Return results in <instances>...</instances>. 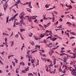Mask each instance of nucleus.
Returning <instances> with one entry per match:
<instances>
[{"label": "nucleus", "instance_id": "obj_23", "mask_svg": "<svg viewBox=\"0 0 76 76\" xmlns=\"http://www.w3.org/2000/svg\"><path fill=\"white\" fill-rule=\"evenodd\" d=\"M28 76H34V75L33 74H32V73H28Z\"/></svg>", "mask_w": 76, "mask_h": 76}, {"label": "nucleus", "instance_id": "obj_2", "mask_svg": "<svg viewBox=\"0 0 76 76\" xmlns=\"http://www.w3.org/2000/svg\"><path fill=\"white\" fill-rule=\"evenodd\" d=\"M24 14H23L22 13H20V15H19V18L21 19V20H23V19H25L26 18V17H23L24 15Z\"/></svg>", "mask_w": 76, "mask_h": 76}, {"label": "nucleus", "instance_id": "obj_30", "mask_svg": "<svg viewBox=\"0 0 76 76\" xmlns=\"http://www.w3.org/2000/svg\"><path fill=\"white\" fill-rule=\"evenodd\" d=\"M66 23H67V24H72V23H70V22H69V21H67L66 22Z\"/></svg>", "mask_w": 76, "mask_h": 76}, {"label": "nucleus", "instance_id": "obj_57", "mask_svg": "<svg viewBox=\"0 0 76 76\" xmlns=\"http://www.w3.org/2000/svg\"><path fill=\"white\" fill-rule=\"evenodd\" d=\"M0 63H1V64H4L3 63H2V62L1 61V60H0Z\"/></svg>", "mask_w": 76, "mask_h": 76}, {"label": "nucleus", "instance_id": "obj_24", "mask_svg": "<svg viewBox=\"0 0 76 76\" xmlns=\"http://www.w3.org/2000/svg\"><path fill=\"white\" fill-rule=\"evenodd\" d=\"M51 24V23H48L46 24V28L47 27H48L49 25Z\"/></svg>", "mask_w": 76, "mask_h": 76}, {"label": "nucleus", "instance_id": "obj_40", "mask_svg": "<svg viewBox=\"0 0 76 76\" xmlns=\"http://www.w3.org/2000/svg\"><path fill=\"white\" fill-rule=\"evenodd\" d=\"M24 47V45H23L22 46V48H21V50H22L23 48Z\"/></svg>", "mask_w": 76, "mask_h": 76}, {"label": "nucleus", "instance_id": "obj_49", "mask_svg": "<svg viewBox=\"0 0 76 76\" xmlns=\"http://www.w3.org/2000/svg\"><path fill=\"white\" fill-rule=\"evenodd\" d=\"M65 48L64 47H62L61 48V50H64Z\"/></svg>", "mask_w": 76, "mask_h": 76}, {"label": "nucleus", "instance_id": "obj_5", "mask_svg": "<svg viewBox=\"0 0 76 76\" xmlns=\"http://www.w3.org/2000/svg\"><path fill=\"white\" fill-rule=\"evenodd\" d=\"M69 58L68 57H64L62 61L64 62V63H66L67 59Z\"/></svg>", "mask_w": 76, "mask_h": 76}, {"label": "nucleus", "instance_id": "obj_62", "mask_svg": "<svg viewBox=\"0 0 76 76\" xmlns=\"http://www.w3.org/2000/svg\"><path fill=\"white\" fill-rule=\"evenodd\" d=\"M7 44V42L6 41L5 42V45H6V47Z\"/></svg>", "mask_w": 76, "mask_h": 76}, {"label": "nucleus", "instance_id": "obj_18", "mask_svg": "<svg viewBox=\"0 0 76 76\" xmlns=\"http://www.w3.org/2000/svg\"><path fill=\"white\" fill-rule=\"evenodd\" d=\"M20 32H23V31H25V29H23V28H21L20 29Z\"/></svg>", "mask_w": 76, "mask_h": 76}, {"label": "nucleus", "instance_id": "obj_60", "mask_svg": "<svg viewBox=\"0 0 76 76\" xmlns=\"http://www.w3.org/2000/svg\"><path fill=\"white\" fill-rule=\"evenodd\" d=\"M59 72H61V68H59Z\"/></svg>", "mask_w": 76, "mask_h": 76}, {"label": "nucleus", "instance_id": "obj_11", "mask_svg": "<svg viewBox=\"0 0 76 76\" xmlns=\"http://www.w3.org/2000/svg\"><path fill=\"white\" fill-rule=\"evenodd\" d=\"M36 17H37V15H34V16L32 17V18H33V19H36Z\"/></svg>", "mask_w": 76, "mask_h": 76}, {"label": "nucleus", "instance_id": "obj_9", "mask_svg": "<svg viewBox=\"0 0 76 76\" xmlns=\"http://www.w3.org/2000/svg\"><path fill=\"white\" fill-rule=\"evenodd\" d=\"M57 39L56 38H51V40H52V41H55V40H56Z\"/></svg>", "mask_w": 76, "mask_h": 76}, {"label": "nucleus", "instance_id": "obj_46", "mask_svg": "<svg viewBox=\"0 0 76 76\" xmlns=\"http://www.w3.org/2000/svg\"><path fill=\"white\" fill-rule=\"evenodd\" d=\"M40 51H42V53H44V52H45V51H44L43 50H40Z\"/></svg>", "mask_w": 76, "mask_h": 76}, {"label": "nucleus", "instance_id": "obj_22", "mask_svg": "<svg viewBox=\"0 0 76 76\" xmlns=\"http://www.w3.org/2000/svg\"><path fill=\"white\" fill-rule=\"evenodd\" d=\"M30 43L32 45H34V41H32V42H30Z\"/></svg>", "mask_w": 76, "mask_h": 76}, {"label": "nucleus", "instance_id": "obj_58", "mask_svg": "<svg viewBox=\"0 0 76 76\" xmlns=\"http://www.w3.org/2000/svg\"><path fill=\"white\" fill-rule=\"evenodd\" d=\"M39 26H40V27H43L42 26V25H41V24H39Z\"/></svg>", "mask_w": 76, "mask_h": 76}, {"label": "nucleus", "instance_id": "obj_38", "mask_svg": "<svg viewBox=\"0 0 76 76\" xmlns=\"http://www.w3.org/2000/svg\"><path fill=\"white\" fill-rule=\"evenodd\" d=\"M54 20H55V18L54 17H53L52 21L53 22H54Z\"/></svg>", "mask_w": 76, "mask_h": 76}, {"label": "nucleus", "instance_id": "obj_33", "mask_svg": "<svg viewBox=\"0 0 76 76\" xmlns=\"http://www.w3.org/2000/svg\"><path fill=\"white\" fill-rule=\"evenodd\" d=\"M45 7H46V8L49 7V6H48V4H47L45 5Z\"/></svg>", "mask_w": 76, "mask_h": 76}, {"label": "nucleus", "instance_id": "obj_63", "mask_svg": "<svg viewBox=\"0 0 76 76\" xmlns=\"http://www.w3.org/2000/svg\"><path fill=\"white\" fill-rule=\"evenodd\" d=\"M13 64V65H14V66H15V63H14V62H13V64Z\"/></svg>", "mask_w": 76, "mask_h": 76}, {"label": "nucleus", "instance_id": "obj_39", "mask_svg": "<svg viewBox=\"0 0 76 76\" xmlns=\"http://www.w3.org/2000/svg\"><path fill=\"white\" fill-rule=\"evenodd\" d=\"M70 15H71V16H72V19H74V17L73 16V15H72V14Z\"/></svg>", "mask_w": 76, "mask_h": 76}, {"label": "nucleus", "instance_id": "obj_59", "mask_svg": "<svg viewBox=\"0 0 76 76\" xmlns=\"http://www.w3.org/2000/svg\"><path fill=\"white\" fill-rule=\"evenodd\" d=\"M49 45H50V44H49V45H48V47H50H50H52V46H49Z\"/></svg>", "mask_w": 76, "mask_h": 76}, {"label": "nucleus", "instance_id": "obj_56", "mask_svg": "<svg viewBox=\"0 0 76 76\" xmlns=\"http://www.w3.org/2000/svg\"><path fill=\"white\" fill-rule=\"evenodd\" d=\"M2 35H5V33H4V32H3L2 33Z\"/></svg>", "mask_w": 76, "mask_h": 76}, {"label": "nucleus", "instance_id": "obj_61", "mask_svg": "<svg viewBox=\"0 0 76 76\" xmlns=\"http://www.w3.org/2000/svg\"><path fill=\"white\" fill-rule=\"evenodd\" d=\"M7 38H5V42H7Z\"/></svg>", "mask_w": 76, "mask_h": 76}, {"label": "nucleus", "instance_id": "obj_6", "mask_svg": "<svg viewBox=\"0 0 76 76\" xmlns=\"http://www.w3.org/2000/svg\"><path fill=\"white\" fill-rule=\"evenodd\" d=\"M48 32H49V33H50L49 34V35H51V34H52L51 30H50V31H48V30H46L45 32V34H47Z\"/></svg>", "mask_w": 76, "mask_h": 76}, {"label": "nucleus", "instance_id": "obj_3", "mask_svg": "<svg viewBox=\"0 0 76 76\" xmlns=\"http://www.w3.org/2000/svg\"><path fill=\"white\" fill-rule=\"evenodd\" d=\"M4 7V10L5 12H6V10H7V8L8 7V5L7 4H4L3 5Z\"/></svg>", "mask_w": 76, "mask_h": 76}, {"label": "nucleus", "instance_id": "obj_41", "mask_svg": "<svg viewBox=\"0 0 76 76\" xmlns=\"http://www.w3.org/2000/svg\"><path fill=\"white\" fill-rule=\"evenodd\" d=\"M31 51H27V54H29V53Z\"/></svg>", "mask_w": 76, "mask_h": 76}, {"label": "nucleus", "instance_id": "obj_31", "mask_svg": "<svg viewBox=\"0 0 76 76\" xmlns=\"http://www.w3.org/2000/svg\"><path fill=\"white\" fill-rule=\"evenodd\" d=\"M56 8L55 6H54L52 8H50V9H53V8ZM49 9H47V10H50Z\"/></svg>", "mask_w": 76, "mask_h": 76}, {"label": "nucleus", "instance_id": "obj_42", "mask_svg": "<svg viewBox=\"0 0 76 76\" xmlns=\"http://www.w3.org/2000/svg\"><path fill=\"white\" fill-rule=\"evenodd\" d=\"M43 26L45 28H46V24H44Z\"/></svg>", "mask_w": 76, "mask_h": 76}, {"label": "nucleus", "instance_id": "obj_19", "mask_svg": "<svg viewBox=\"0 0 76 76\" xmlns=\"http://www.w3.org/2000/svg\"><path fill=\"white\" fill-rule=\"evenodd\" d=\"M53 60H54L53 64H54V65H55V64H56V59H55V58H54V59Z\"/></svg>", "mask_w": 76, "mask_h": 76}, {"label": "nucleus", "instance_id": "obj_37", "mask_svg": "<svg viewBox=\"0 0 76 76\" xmlns=\"http://www.w3.org/2000/svg\"><path fill=\"white\" fill-rule=\"evenodd\" d=\"M34 60H33V59H32V61H31V63H33L34 62Z\"/></svg>", "mask_w": 76, "mask_h": 76}, {"label": "nucleus", "instance_id": "obj_26", "mask_svg": "<svg viewBox=\"0 0 76 76\" xmlns=\"http://www.w3.org/2000/svg\"><path fill=\"white\" fill-rule=\"evenodd\" d=\"M29 67H28V66L27 68H26V69H25V70H26V71H28L29 70Z\"/></svg>", "mask_w": 76, "mask_h": 76}, {"label": "nucleus", "instance_id": "obj_15", "mask_svg": "<svg viewBox=\"0 0 76 76\" xmlns=\"http://www.w3.org/2000/svg\"><path fill=\"white\" fill-rule=\"evenodd\" d=\"M18 15V14H16L13 17H12V19H14V18H15L16 16H17V15Z\"/></svg>", "mask_w": 76, "mask_h": 76}, {"label": "nucleus", "instance_id": "obj_27", "mask_svg": "<svg viewBox=\"0 0 76 76\" xmlns=\"http://www.w3.org/2000/svg\"><path fill=\"white\" fill-rule=\"evenodd\" d=\"M12 44H11V47H13L14 44L13 43V41H12Z\"/></svg>", "mask_w": 76, "mask_h": 76}, {"label": "nucleus", "instance_id": "obj_17", "mask_svg": "<svg viewBox=\"0 0 76 76\" xmlns=\"http://www.w3.org/2000/svg\"><path fill=\"white\" fill-rule=\"evenodd\" d=\"M53 51H51L49 53V54L50 55V56H51L52 55V54H53Z\"/></svg>", "mask_w": 76, "mask_h": 76}, {"label": "nucleus", "instance_id": "obj_35", "mask_svg": "<svg viewBox=\"0 0 76 76\" xmlns=\"http://www.w3.org/2000/svg\"><path fill=\"white\" fill-rule=\"evenodd\" d=\"M49 67H51L53 66V64H50V65H49Z\"/></svg>", "mask_w": 76, "mask_h": 76}, {"label": "nucleus", "instance_id": "obj_14", "mask_svg": "<svg viewBox=\"0 0 76 76\" xmlns=\"http://www.w3.org/2000/svg\"><path fill=\"white\" fill-rule=\"evenodd\" d=\"M70 34L72 35H76V33L74 32H70Z\"/></svg>", "mask_w": 76, "mask_h": 76}, {"label": "nucleus", "instance_id": "obj_1", "mask_svg": "<svg viewBox=\"0 0 76 76\" xmlns=\"http://www.w3.org/2000/svg\"><path fill=\"white\" fill-rule=\"evenodd\" d=\"M72 67H70L69 68V69L70 71H71V72L73 75L74 76H76V70L75 69H72Z\"/></svg>", "mask_w": 76, "mask_h": 76}, {"label": "nucleus", "instance_id": "obj_53", "mask_svg": "<svg viewBox=\"0 0 76 76\" xmlns=\"http://www.w3.org/2000/svg\"><path fill=\"white\" fill-rule=\"evenodd\" d=\"M58 47H59V46H57V47H56V48H54V49L55 50L56 49H57V48H58Z\"/></svg>", "mask_w": 76, "mask_h": 76}, {"label": "nucleus", "instance_id": "obj_34", "mask_svg": "<svg viewBox=\"0 0 76 76\" xmlns=\"http://www.w3.org/2000/svg\"><path fill=\"white\" fill-rule=\"evenodd\" d=\"M14 60L15 61V63H18V60H17V59H16V58H15L14 59Z\"/></svg>", "mask_w": 76, "mask_h": 76}, {"label": "nucleus", "instance_id": "obj_51", "mask_svg": "<svg viewBox=\"0 0 76 76\" xmlns=\"http://www.w3.org/2000/svg\"><path fill=\"white\" fill-rule=\"evenodd\" d=\"M48 18H50V20L52 19V18H50V17H48L47 18H46V19L47 20V19H48Z\"/></svg>", "mask_w": 76, "mask_h": 76}, {"label": "nucleus", "instance_id": "obj_44", "mask_svg": "<svg viewBox=\"0 0 76 76\" xmlns=\"http://www.w3.org/2000/svg\"><path fill=\"white\" fill-rule=\"evenodd\" d=\"M43 42H44V43H46V39L44 40Z\"/></svg>", "mask_w": 76, "mask_h": 76}, {"label": "nucleus", "instance_id": "obj_7", "mask_svg": "<svg viewBox=\"0 0 76 76\" xmlns=\"http://www.w3.org/2000/svg\"><path fill=\"white\" fill-rule=\"evenodd\" d=\"M41 58L42 60H43V61H47V59L45 58H43L42 57H41Z\"/></svg>", "mask_w": 76, "mask_h": 76}, {"label": "nucleus", "instance_id": "obj_4", "mask_svg": "<svg viewBox=\"0 0 76 76\" xmlns=\"http://www.w3.org/2000/svg\"><path fill=\"white\" fill-rule=\"evenodd\" d=\"M24 20L22 19V20H21L20 21V22H16V25H18L20 24H22V23H23Z\"/></svg>", "mask_w": 76, "mask_h": 76}, {"label": "nucleus", "instance_id": "obj_48", "mask_svg": "<svg viewBox=\"0 0 76 76\" xmlns=\"http://www.w3.org/2000/svg\"><path fill=\"white\" fill-rule=\"evenodd\" d=\"M5 35H7V36H9V34L8 33H5Z\"/></svg>", "mask_w": 76, "mask_h": 76}, {"label": "nucleus", "instance_id": "obj_13", "mask_svg": "<svg viewBox=\"0 0 76 76\" xmlns=\"http://www.w3.org/2000/svg\"><path fill=\"white\" fill-rule=\"evenodd\" d=\"M31 2H29V4H28V5L30 7V8H33L32 7V6H31Z\"/></svg>", "mask_w": 76, "mask_h": 76}, {"label": "nucleus", "instance_id": "obj_12", "mask_svg": "<svg viewBox=\"0 0 76 76\" xmlns=\"http://www.w3.org/2000/svg\"><path fill=\"white\" fill-rule=\"evenodd\" d=\"M57 28H59V29H61V28H62V25H60L59 26H58Z\"/></svg>", "mask_w": 76, "mask_h": 76}, {"label": "nucleus", "instance_id": "obj_50", "mask_svg": "<svg viewBox=\"0 0 76 76\" xmlns=\"http://www.w3.org/2000/svg\"><path fill=\"white\" fill-rule=\"evenodd\" d=\"M37 21H38V20H37V19H35V20H34V22H36Z\"/></svg>", "mask_w": 76, "mask_h": 76}, {"label": "nucleus", "instance_id": "obj_8", "mask_svg": "<svg viewBox=\"0 0 76 76\" xmlns=\"http://www.w3.org/2000/svg\"><path fill=\"white\" fill-rule=\"evenodd\" d=\"M73 54L74 56H73V57H72V56H71V58H76L75 54L74 53H73Z\"/></svg>", "mask_w": 76, "mask_h": 76}, {"label": "nucleus", "instance_id": "obj_20", "mask_svg": "<svg viewBox=\"0 0 76 76\" xmlns=\"http://www.w3.org/2000/svg\"><path fill=\"white\" fill-rule=\"evenodd\" d=\"M40 37L41 38H43V37H44V34H41L40 35Z\"/></svg>", "mask_w": 76, "mask_h": 76}, {"label": "nucleus", "instance_id": "obj_36", "mask_svg": "<svg viewBox=\"0 0 76 76\" xmlns=\"http://www.w3.org/2000/svg\"><path fill=\"white\" fill-rule=\"evenodd\" d=\"M37 50H35V51H33L31 52L32 54H33L34 53H35V52H37Z\"/></svg>", "mask_w": 76, "mask_h": 76}, {"label": "nucleus", "instance_id": "obj_45", "mask_svg": "<svg viewBox=\"0 0 76 76\" xmlns=\"http://www.w3.org/2000/svg\"><path fill=\"white\" fill-rule=\"evenodd\" d=\"M7 30H8V31H11V28H8Z\"/></svg>", "mask_w": 76, "mask_h": 76}, {"label": "nucleus", "instance_id": "obj_29", "mask_svg": "<svg viewBox=\"0 0 76 76\" xmlns=\"http://www.w3.org/2000/svg\"><path fill=\"white\" fill-rule=\"evenodd\" d=\"M68 7H69V9H71L72 8V6H71V5H69V6H68Z\"/></svg>", "mask_w": 76, "mask_h": 76}, {"label": "nucleus", "instance_id": "obj_16", "mask_svg": "<svg viewBox=\"0 0 76 76\" xmlns=\"http://www.w3.org/2000/svg\"><path fill=\"white\" fill-rule=\"evenodd\" d=\"M20 0H19V1H17V2H16V3H17V4H19V2H20L21 4H22V3H21V2L20 1Z\"/></svg>", "mask_w": 76, "mask_h": 76}, {"label": "nucleus", "instance_id": "obj_43", "mask_svg": "<svg viewBox=\"0 0 76 76\" xmlns=\"http://www.w3.org/2000/svg\"><path fill=\"white\" fill-rule=\"evenodd\" d=\"M20 37L21 38V39H22L23 40H24V38H23V37H22V36H20Z\"/></svg>", "mask_w": 76, "mask_h": 76}, {"label": "nucleus", "instance_id": "obj_64", "mask_svg": "<svg viewBox=\"0 0 76 76\" xmlns=\"http://www.w3.org/2000/svg\"><path fill=\"white\" fill-rule=\"evenodd\" d=\"M50 61V59H47V61H48V62H49Z\"/></svg>", "mask_w": 76, "mask_h": 76}, {"label": "nucleus", "instance_id": "obj_32", "mask_svg": "<svg viewBox=\"0 0 76 76\" xmlns=\"http://www.w3.org/2000/svg\"><path fill=\"white\" fill-rule=\"evenodd\" d=\"M28 21H31V17L29 18V19H28Z\"/></svg>", "mask_w": 76, "mask_h": 76}, {"label": "nucleus", "instance_id": "obj_28", "mask_svg": "<svg viewBox=\"0 0 76 76\" xmlns=\"http://www.w3.org/2000/svg\"><path fill=\"white\" fill-rule=\"evenodd\" d=\"M65 55L66 56L67 54H64V53H62V54H60V56H63L64 55Z\"/></svg>", "mask_w": 76, "mask_h": 76}, {"label": "nucleus", "instance_id": "obj_54", "mask_svg": "<svg viewBox=\"0 0 76 76\" xmlns=\"http://www.w3.org/2000/svg\"><path fill=\"white\" fill-rule=\"evenodd\" d=\"M33 73L34 74V75H37V73H35V72L34 73V72Z\"/></svg>", "mask_w": 76, "mask_h": 76}, {"label": "nucleus", "instance_id": "obj_52", "mask_svg": "<svg viewBox=\"0 0 76 76\" xmlns=\"http://www.w3.org/2000/svg\"><path fill=\"white\" fill-rule=\"evenodd\" d=\"M43 16H44L43 19H46V17H45L44 14L43 15Z\"/></svg>", "mask_w": 76, "mask_h": 76}, {"label": "nucleus", "instance_id": "obj_25", "mask_svg": "<svg viewBox=\"0 0 76 76\" xmlns=\"http://www.w3.org/2000/svg\"><path fill=\"white\" fill-rule=\"evenodd\" d=\"M18 34H16V35L15 36V38H18Z\"/></svg>", "mask_w": 76, "mask_h": 76}, {"label": "nucleus", "instance_id": "obj_21", "mask_svg": "<svg viewBox=\"0 0 76 76\" xmlns=\"http://www.w3.org/2000/svg\"><path fill=\"white\" fill-rule=\"evenodd\" d=\"M34 38H35V39H36V40H38V38H37V36H34Z\"/></svg>", "mask_w": 76, "mask_h": 76}, {"label": "nucleus", "instance_id": "obj_55", "mask_svg": "<svg viewBox=\"0 0 76 76\" xmlns=\"http://www.w3.org/2000/svg\"><path fill=\"white\" fill-rule=\"evenodd\" d=\"M54 12H55V13L56 14H58L57 12L56 11H54Z\"/></svg>", "mask_w": 76, "mask_h": 76}, {"label": "nucleus", "instance_id": "obj_10", "mask_svg": "<svg viewBox=\"0 0 76 76\" xmlns=\"http://www.w3.org/2000/svg\"><path fill=\"white\" fill-rule=\"evenodd\" d=\"M21 64L23 65V66H25V63L23 62H20V65Z\"/></svg>", "mask_w": 76, "mask_h": 76}, {"label": "nucleus", "instance_id": "obj_47", "mask_svg": "<svg viewBox=\"0 0 76 76\" xmlns=\"http://www.w3.org/2000/svg\"><path fill=\"white\" fill-rule=\"evenodd\" d=\"M13 35L14 34L13 32H12L11 34L10 35V37H12V35Z\"/></svg>", "mask_w": 76, "mask_h": 76}]
</instances>
